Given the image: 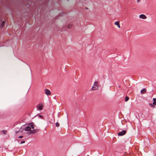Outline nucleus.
<instances>
[{"label": "nucleus", "mask_w": 156, "mask_h": 156, "mask_svg": "<svg viewBox=\"0 0 156 156\" xmlns=\"http://www.w3.org/2000/svg\"><path fill=\"white\" fill-rule=\"evenodd\" d=\"M38 117L40 118H41V119H43V116L42 115H39Z\"/></svg>", "instance_id": "6ab92c4d"}, {"label": "nucleus", "mask_w": 156, "mask_h": 156, "mask_svg": "<svg viewBox=\"0 0 156 156\" xmlns=\"http://www.w3.org/2000/svg\"><path fill=\"white\" fill-rule=\"evenodd\" d=\"M2 132L4 134H5L7 132V131L6 130H3Z\"/></svg>", "instance_id": "dca6fc26"}, {"label": "nucleus", "mask_w": 156, "mask_h": 156, "mask_svg": "<svg viewBox=\"0 0 156 156\" xmlns=\"http://www.w3.org/2000/svg\"><path fill=\"white\" fill-rule=\"evenodd\" d=\"M31 128L30 126H27L25 128H23V130L27 131V133L29 135L31 134L32 133H34L39 130V129H34L33 131L31 130Z\"/></svg>", "instance_id": "f257e3e1"}, {"label": "nucleus", "mask_w": 156, "mask_h": 156, "mask_svg": "<svg viewBox=\"0 0 156 156\" xmlns=\"http://www.w3.org/2000/svg\"><path fill=\"white\" fill-rule=\"evenodd\" d=\"M29 5L28 4H27V5H27V7Z\"/></svg>", "instance_id": "5701e85b"}, {"label": "nucleus", "mask_w": 156, "mask_h": 156, "mask_svg": "<svg viewBox=\"0 0 156 156\" xmlns=\"http://www.w3.org/2000/svg\"><path fill=\"white\" fill-rule=\"evenodd\" d=\"M146 92V90L144 88L142 89L141 90L140 92L141 94H144Z\"/></svg>", "instance_id": "1a4fd4ad"}, {"label": "nucleus", "mask_w": 156, "mask_h": 156, "mask_svg": "<svg viewBox=\"0 0 156 156\" xmlns=\"http://www.w3.org/2000/svg\"><path fill=\"white\" fill-rule=\"evenodd\" d=\"M149 105L151 107H155V106L153 105V104L151 103H150L149 104Z\"/></svg>", "instance_id": "a211bd4d"}, {"label": "nucleus", "mask_w": 156, "mask_h": 156, "mask_svg": "<svg viewBox=\"0 0 156 156\" xmlns=\"http://www.w3.org/2000/svg\"><path fill=\"white\" fill-rule=\"evenodd\" d=\"M126 133V130H123L122 131L119 132L118 133V135L119 136H122L125 135Z\"/></svg>", "instance_id": "f03ea898"}, {"label": "nucleus", "mask_w": 156, "mask_h": 156, "mask_svg": "<svg viewBox=\"0 0 156 156\" xmlns=\"http://www.w3.org/2000/svg\"><path fill=\"white\" fill-rule=\"evenodd\" d=\"M23 137V136H19L18 138H22Z\"/></svg>", "instance_id": "412c9836"}, {"label": "nucleus", "mask_w": 156, "mask_h": 156, "mask_svg": "<svg viewBox=\"0 0 156 156\" xmlns=\"http://www.w3.org/2000/svg\"><path fill=\"white\" fill-rule=\"evenodd\" d=\"M114 24L117 26L118 27L120 28V26L119 24V21H116L114 23Z\"/></svg>", "instance_id": "423d86ee"}, {"label": "nucleus", "mask_w": 156, "mask_h": 156, "mask_svg": "<svg viewBox=\"0 0 156 156\" xmlns=\"http://www.w3.org/2000/svg\"><path fill=\"white\" fill-rule=\"evenodd\" d=\"M56 126L57 127H58L59 126V123L58 122H57L55 124Z\"/></svg>", "instance_id": "2eb2a0df"}, {"label": "nucleus", "mask_w": 156, "mask_h": 156, "mask_svg": "<svg viewBox=\"0 0 156 156\" xmlns=\"http://www.w3.org/2000/svg\"><path fill=\"white\" fill-rule=\"evenodd\" d=\"M153 104L154 105H156V98H153Z\"/></svg>", "instance_id": "9d476101"}, {"label": "nucleus", "mask_w": 156, "mask_h": 156, "mask_svg": "<svg viewBox=\"0 0 156 156\" xmlns=\"http://www.w3.org/2000/svg\"><path fill=\"white\" fill-rule=\"evenodd\" d=\"M25 141H22L20 142V144H23V143H25Z\"/></svg>", "instance_id": "aec40b11"}, {"label": "nucleus", "mask_w": 156, "mask_h": 156, "mask_svg": "<svg viewBox=\"0 0 156 156\" xmlns=\"http://www.w3.org/2000/svg\"><path fill=\"white\" fill-rule=\"evenodd\" d=\"M72 27V25L71 24H69L68 25V28H70Z\"/></svg>", "instance_id": "f3484780"}, {"label": "nucleus", "mask_w": 156, "mask_h": 156, "mask_svg": "<svg viewBox=\"0 0 156 156\" xmlns=\"http://www.w3.org/2000/svg\"><path fill=\"white\" fill-rule=\"evenodd\" d=\"M139 17L140 19H145L147 18L146 16L144 14H141L139 16Z\"/></svg>", "instance_id": "39448f33"}, {"label": "nucleus", "mask_w": 156, "mask_h": 156, "mask_svg": "<svg viewBox=\"0 0 156 156\" xmlns=\"http://www.w3.org/2000/svg\"><path fill=\"white\" fill-rule=\"evenodd\" d=\"M94 86L95 87H98V83L96 81L95 82L94 84Z\"/></svg>", "instance_id": "9b49d317"}, {"label": "nucleus", "mask_w": 156, "mask_h": 156, "mask_svg": "<svg viewBox=\"0 0 156 156\" xmlns=\"http://www.w3.org/2000/svg\"><path fill=\"white\" fill-rule=\"evenodd\" d=\"M45 93L47 95H50L51 94V92L50 91L47 89L45 90Z\"/></svg>", "instance_id": "20e7f679"}, {"label": "nucleus", "mask_w": 156, "mask_h": 156, "mask_svg": "<svg viewBox=\"0 0 156 156\" xmlns=\"http://www.w3.org/2000/svg\"><path fill=\"white\" fill-rule=\"evenodd\" d=\"M141 0H137V3H139L140 2Z\"/></svg>", "instance_id": "4be33fe9"}, {"label": "nucleus", "mask_w": 156, "mask_h": 156, "mask_svg": "<svg viewBox=\"0 0 156 156\" xmlns=\"http://www.w3.org/2000/svg\"><path fill=\"white\" fill-rule=\"evenodd\" d=\"M29 126H30L31 128H32L33 129H34V126L33 123H30V124H29Z\"/></svg>", "instance_id": "6e6552de"}, {"label": "nucleus", "mask_w": 156, "mask_h": 156, "mask_svg": "<svg viewBox=\"0 0 156 156\" xmlns=\"http://www.w3.org/2000/svg\"><path fill=\"white\" fill-rule=\"evenodd\" d=\"M43 107V105L42 104H39L37 106V108L38 110H41L42 109Z\"/></svg>", "instance_id": "7ed1b4c3"}, {"label": "nucleus", "mask_w": 156, "mask_h": 156, "mask_svg": "<svg viewBox=\"0 0 156 156\" xmlns=\"http://www.w3.org/2000/svg\"><path fill=\"white\" fill-rule=\"evenodd\" d=\"M23 131V128L22 129V128H21L18 131H15V132L17 134L19 132H22Z\"/></svg>", "instance_id": "0eeeda50"}, {"label": "nucleus", "mask_w": 156, "mask_h": 156, "mask_svg": "<svg viewBox=\"0 0 156 156\" xmlns=\"http://www.w3.org/2000/svg\"><path fill=\"white\" fill-rule=\"evenodd\" d=\"M5 23V22L4 21H2V23L1 24V27H2L4 25V24Z\"/></svg>", "instance_id": "ddd939ff"}, {"label": "nucleus", "mask_w": 156, "mask_h": 156, "mask_svg": "<svg viewBox=\"0 0 156 156\" xmlns=\"http://www.w3.org/2000/svg\"><path fill=\"white\" fill-rule=\"evenodd\" d=\"M92 89L93 90H95L97 89V88L95 87H94V86L92 87Z\"/></svg>", "instance_id": "4468645a"}, {"label": "nucleus", "mask_w": 156, "mask_h": 156, "mask_svg": "<svg viewBox=\"0 0 156 156\" xmlns=\"http://www.w3.org/2000/svg\"><path fill=\"white\" fill-rule=\"evenodd\" d=\"M129 99V98L128 96H126L125 98V101L126 102Z\"/></svg>", "instance_id": "f8f14e48"}]
</instances>
